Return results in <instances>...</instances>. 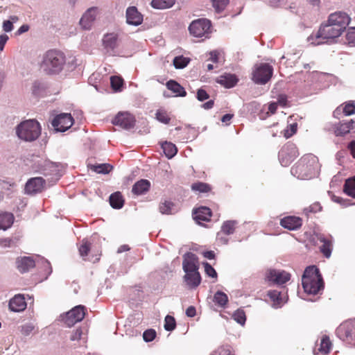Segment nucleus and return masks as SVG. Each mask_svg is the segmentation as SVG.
<instances>
[{"label": "nucleus", "mask_w": 355, "mask_h": 355, "mask_svg": "<svg viewBox=\"0 0 355 355\" xmlns=\"http://www.w3.org/2000/svg\"><path fill=\"white\" fill-rule=\"evenodd\" d=\"M319 169L318 158L313 154H307L291 168V173L299 179H311L318 175Z\"/></svg>", "instance_id": "nucleus-1"}, {"label": "nucleus", "mask_w": 355, "mask_h": 355, "mask_svg": "<svg viewBox=\"0 0 355 355\" xmlns=\"http://www.w3.org/2000/svg\"><path fill=\"white\" fill-rule=\"evenodd\" d=\"M302 284L305 293L316 295L324 288V282L320 270L315 266L307 267L302 276Z\"/></svg>", "instance_id": "nucleus-2"}, {"label": "nucleus", "mask_w": 355, "mask_h": 355, "mask_svg": "<svg viewBox=\"0 0 355 355\" xmlns=\"http://www.w3.org/2000/svg\"><path fill=\"white\" fill-rule=\"evenodd\" d=\"M66 62L64 53L58 50H49L44 55L41 68L48 74L59 73Z\"/></svg>", "instance_id": "nucleus-3"}, {"label": "nucleus", "mask_w": 355, "mask_h": 355, "mask_svg": "<svg viewBox=\"0 0 355 355\" xmlns=\"http://www.w3.org/2000/svg\"><path fill=\"white\" fill-rule=\"evenodd\" d=\"M340 34L327 21L322 24L318 31L312 33L308 37L310 44L317 46L328 42L329 40L338 37Z\"/></svg>", "instance_id": "nucleus-4"}, {"label": "nucleus", "mask_w": 355, "mask_h": 355, "mask_svg": "<svg viewBox=\"0 0 355 355\" xmlns=\"http://www.w3.org/2000/svg\"><path fill=\"white\" fill-rule=\"evenodd\" d=\"M16 132L20 139L32 141L37 139L40 135L41 127L36 120H26L18 125Z\"/></svg>", "instance_id": "nucleus-5"}, {"label": "nucleus", "mask_w": 355, "mask_h": 355, "mask_svg": "<svg viewBox=\"0 0 355 355\" xmlns=\"http://www.w3.org/2000/svg\"><path fill=\"white\" fill-rule=\"evenodd\" d=\"M273 67L268 63L256 64L252 71V80L258 85L266 84L272 78Z\"/></svg>", "instance_id": "nucleus-6"}, {"label": "nucleus", "mask_w": 355, "mask_h": 355, "mask_svg": "<svg viewBox=\"0 0 355 355\" xmlns=\"http://www.w3.org/2000/svg\"><path fill=\"white\" fill-rule=\"evenodd\" d=\"M336 335L350 347H355V320L340 324L336 329Z\"/></svg>", "instance_id": "nucleus-7"}, {"label": "nucleus", "mask_w": 355, "mask_h": 355, "mask_svg": "<svg viewBox=\"0 0 355 355\" xmlns=\"http://www.w3.org/2000/svg\"><path fill=\"white\" fill-rule=\"evenodd\" d=\"M300 153L296 145L292 142H287L279 152V159L283 166L290 165Z\"/></svg>", "instance_id": "nucleus-8"}, {"label": "nucleus", "mask_w": 355, "mask_h": 355, "mask_svg": "<svg viewBox=\"0 0 355 355\" xmlns=\"http://www.w3.org/2000/svg\"><path fill=\"white\" fill-rule=\"evenodd\" d=\"M211 27V23L206 19H198L193 21L189 26V31L191 35L201 37L208 33Z\"/></svg>", "instance_id": "nucleus-9"}, {"label": "nucleus", "mask_w": 355, "mask_h": 355, "mask_svg": "<svg viewBox=\"0 0 355 355\" xmlns=\"http://www.w3.org/2000/svg\"><path fill=\"white\" fill-rule=\"evenodd\" d=\"M85 307L82 305H78L68 311L64 319L65 324L68 327H72L76 323L80 322L85 315Z\"/></svg>", "instance_id": "nucleus-10"}, {"label": "nucleus", "mask_w": 355, "mask_h": 355, "mask_svg": "<svg viewBox=\"0 0 355 355\" xmlns=\"http://www.w3.org/2000/svg\"><path fill=\"white\" fill-rule=\"evenodd\" d=\"M73 124L71 114L62 113L57 115L52 121V125L56 131L64 132Z\"/></svg>", "instance_id": "nucleus-11"}, {"label": "nucleus", "mask_w": 355, "mask_h": 355, "mask_svg": "<svg viewBox=\"0 0 355 355\" xmlns=\"http://www.w3.org/2000/svg\"><path fill=\"white\" fill-rule=\"evenodd\" d=\"M266 278L272 284L282 285L290 280L291 274L284 270L270 269L266 272Z\"/></svg>", "instance_id": "nucleus-12"}, {"label": "nucleus", "mask_w": 355, "mask_h": 355, "mask_svg": "<svg viewBox=\"0 0 355 355\" xmlns=\"http://www.w3.org/2000/svg\"><path fill=\"white\" fill-rule=\"evenodd\" d=\"M112 123L124 129H130L135 125V119L129 112H119L112 120Z\"/></svg>", "instance_id": "nucleus-13"}, {"label": "nucleus", "mask_w": 355, "mask_h": 355, "mask_svg": "<svg viewBox=\"0 0 355 355\" xmlns=\"http://www.w3.org/2000/svg\"><path fill=\"white\" fill-rule=\"evenodd\" d=\"M182 268L184 272L198 271V258L192 253L187 252L183 257Z\"/></svg>", "instance_id": "nucleus-14"}, {"label": "nucleus", "mask_w": 355, "mask_h": 355, "mask_svg": "<svg viewBox=\"0 0 355 355\" xmlns=\"http://www.w3.org/2000/svg\"><path fill=\"white\" fill-rule=\"evenodd\" d=\"M45 185V180L41 177L31 178L25 186V191L28 194H34L41 192Z\"/></svg>", "instance_id": "nucleus-15"}, {"label": "nucleus", "mask_w": 355, "mask_h": 355, "mask_svg": "<svg viewBox=\"0 0 355 355\" xmlns=\"http://www.w3.org/2000/svg\"><path fill=\"white\" fill-rule=\"evenodd\" d=\"M331 21H334L343 29H346L349 25L351 18L345 12L338 11L330 14L328 17Z\"/></svg>", "instance_id": "nucleus-16"}, {"label": "nucleus", "mask_w": 355, "mask_h": 355, "mask_svg": "<svg viewBox=\"0 0 355 355\" xmlns=\"http://www.w3.org/2000/svg\"><path fill=\"white\" fill-rule=\"evenodd\" d=\"M126 21L128 24L133 26H139L142 23L143 16L135 6L128 8L126 10Z\"/></svg>", "instance_id": "nucleus-17"}, {"label": "nucleus", "mask_w": 355, "mask_h": 355, "mask_svg": "<svg viewBox=\"0 0 355 355\" xmlns=\"http://www.w3.org/2000/svg\"><path fill=\"white\" fill-rule=\"evenodd\" d=\"M280 225L289 230H295L300 228L302 225L301 218L294 216H286L281 219Z\"/></svg>", "instance_id": "nucleus-18"}, {"label": "nucleus", "mask_w": 355, "mask_h": 355, "mask_svg": "<svg viewBox=\"0 0 355 355\" xmlns=\"http://www.w3.org/2000/svg\"><path fill=\"white\" fill-rule=\"evenodd\" d=\"M26 308V302L23 295H15L9 302V309L14 312H20Z\"/></svg>", "instance_id": "nucleus-19"}, {"label": "nucleus", "mask_w": 355, "mask_h": 355, "mask_svg": "<svg viewBox=\"0 0 355 355\" xmlns=\"http://www.w3.org/2000/svg\"><path fill=\"white\" fill-rule=\"evenodd\" d=\"M17 268L21 273L28 272L35 266L34 259L30 257L18 258L16 261Z\"/></svg>", "instance_id": "nucleus-20"}, {"label": "nucleus", "mask_w": 355, "mask_h": 355, "mask_svg": "<svg viewBox=\"0 0 355 355\" xmlns=\"http://www.w3.org/2000/svg\"><path fill=\"white\" fill-rule=\"evenodd\" d=\"M103 45L107 52H113L118 46V35L114 33L105 35Z\"/></svg>", "instance_id": "nucleus-21"}, {"label": "nucleus", "mask_w": 355, "mask_h": 355, "mask_svg": "<svg viewBox=\"0 0 355 355\" xmlns=\"http://www.w3.org/2000/svg\"><path fill=\"white\" fill-rule=\"evenodd\" d=\"M96 8H89L80 20V24L85 29H89L96 15Z\"/></svg>", "instance_id": "nucleus-22"}, {"label": "nucleus", "mask_w": 355, "mask_h": 355, "mask_svg": "<svg viewBox=\"0 0 355 355\" xmlns=\"http://www.w3.org/2000/svg\"><path fill=\"white\" fill-rule=\"evenodd\" d=\"M318 240L321 243V245L319 247L320 252L324 257L329 258L333 250V242L331 239L326 238L325 236L320 235L318 237Z\"/></svg>", "instance_id": "nucleus-23"}, {"label": "nucleus", "mask_w": 355, "mask_h": 355, "mask_svg": "<svg viewBox=\"0 0 355 355\" xmlns=\"http://www.w3.org/2000/svg\"><path fill=\"white\" fill-rule=\"evenodd\" d=\"M184 279L187 284L191 288L198 287L201 282V277L198 271L185 272Z\"/></svg>", "instance_id": "nucleus-24"}, {"label": "nucleus", "mask_w": 355, "mask_h": 355, "mask_svg": "<svg viewBox=\"0 0 355 355\" xmlns=\"http://www.w3.org/2000/svg\"><path fill=\"white\" fill-rule=\"evenodd\" d=\"M238 78L236 75L231 73H225L220 76L216 82L226 88H232L238 83Z\"/></svg>", "instance_id": "nucleus-25"}, {"label": "nucleus", "mask_w": 355, "mask_h": 355, "mask_svg": "<svg viewBox=\"0 0 355 355\" xmlns=\"http://www.w3.org/2000/svg\"><path fill=\"white\" fill-rule=\"evenodd\" d=\"M211 217V211L209 207H202L193 212V218L198 223L209 221Z\"/></svg>", "instance_id": "nucleus-26"}, {"label": "nucleus", "mask_w": 355, "mask_h": 355, "mask_svg": "<svg viewBox=\"0 0 355 355\" xmlns=\"http://www.w3.org/2000/svg\"><path fill=\"white\" fill-rule=\"evenodd\" d=\"M150 182L148 180H140L132 186V192L137 196L142 195L150 189Z\"/></svg>", "instance_id": "nucleus-27"}, {"label": "nucleus", "mask_w": 355, "mask_h": 355, "mask_svg": "<svg viewBox=\"0 0 355 355\" xmlns=\"http://www.w3.org/2000/svg\"><path fill=\"white\" fill-rule=\"evenodd\" d=\"M166 87L169 90L172 91L175 94V96L184 97L187 95V92L184 88L175 80H168L166 83Z\"/></svg>", "instance_id": "nucleus-28"}, {"label": "nucleus", "mask_w": 355, "mask_h": 355, "mask_svg": "<svg viewBox=\"0 0 355 355\" xmlns=\"http://www.w3.org/2000/svg\"><path fill=\"white\" fill-rule=\"evenodd\" d=\"M14 221V216L11 213L0 214V230H6L11 227Z\"/></svg>", "instance_id": "nucleus-29"}, {"label": "nucleus", "mask_w": 355, "mask_h": 355, "mask_svg": "<svg viewBox=\"0 0 355 355\" xmlns=\"http://www.w3.org/2000/svg\"><path fill=\"white\" fill-rule=\"evenodd\" d=\"M110 204L114 209H121L124 205V199L119 191L114 192L110 196Z\"/></svg>", "instance_id": "nucleus-30"}, {"label": "nucleus", "mask_w": 355, "mask_h": 355, "mask_svg": "<svg viewBox=\"0 0 355 355\" xmlns=\"http://www.w3.org/2000/svg\"><path fill=\"white\" fill-rule=\"evenodd\" d=\"M332 347L331 341L328 336L324 335L320 339L318 350L322 354H327L330 352Z\"/></svg>", "instance_id": "nucleus-31"}, {"label": "nucleus", "mask_w": 355, "mask_h": 355, "mask_svg": "<svg viewBox=\"0 0 355 355\" xmlns=\"http://www.w3.org/2000/svg\"><path fill=\"white\" fill-rule=\"evenodd\" d=\"M228 301L227 295L222 291H217L213 297V302L215 305L220 308H225L227 304Z\"/></svg>", "instance_id": "nucleus-32"}, {"label": "nucleus", "mask_w": 355, "mask_h": 355, "mask_svg": "<svg viewBox=\"0 0 355 355\" xmlns=\"http://www.w3.org/2000/svg\"><path fill=\"white\" fill-rule=\"evenodd\" d=\"M354 123L353 120H350L347 122L340 123L335 130L336 135L343 136L349 133L350 130L354 128Z\"/></svg>", "instance_id": "nucleus-33"}, {"label": "nucleus", "mask_w": 355, "mask_h": 355, "mask_svg": "<svg viewBox=\"0 0 355 355\" xmlns=\"http://www.w3.org/2000/svg\"><path fill=\"white\" fill-rule=\"evenodd\" d=\"M175 0H152L151 6L156 9H166L173 6Z\"/></svg>", "instance_id": "nucleus-34"}, {"label": "nucleus", "mask_w": 355, "mask_h": 355, "mask_svg": "<svg viewBox=\"0 0 355 355\" xmlns=\"http://www.w3.org/2000/svg\"><path fill=\"white\" fill-rule=\"evenodd\" d=\"M162 148L165 155L168 158H172L176 155L178 152V149L175 145L171 142L165 141L164 144H162Z\"/></svg>", "instance_id": "nucleus-35"}, {"label": "nucleus", "mask_w": 355, "mask_h": 355, "mask_svg": "<svg viewBox=\"0 0 355 355\" xmlns=\"http://www.w3.org/2000/svg\"><path fill=\"white\" fill-rule=\"evenodd\" d=\"M113 167L109 164H98L90 166V169L97 173L107 174L109 173Z\"/></svg>", "instance_id": "nucleus-36"}, {"label": "nucleus", "mask_w": 355, "mask_h": 355, "mask_svg": "<svg viewBox=\"0 0 355 355\" xmlns=\"http://www.w3.org/2000/svg\"><path fill=\"white\" fill-rule=\"evenodd\" d=\"M343 190L347 196L355 198V177L346 180Z\"/></svg>", "instance_id": "nucleus-37"}, {"label": "nucleus", "mask_w": 355, "mask_h": 355, "mask_svg": "<svg viewBox=\"0 0 355 355\" xmlns=\"http://www.w3.org/2000/svg\"><path fill=\"white\" fill-rule=\"evenodd\" d=\"M236 222L235 220H227L224 222L221 227V232L225 235H230L234 232Z\"/></svg>", "instance_id": "nucleus-38"}, {"label": "nucleus", "mask_w": 355, "mask_h": 355, "mask_svg": "<svg viewBox=\"0 0 355 355\" xmlns=\"http://www.w3.org/2000/svg\"><path fill=\"white\" fill-rule=\"evenodd\" d=\"M268 296L275 304H281L285 302L284 297H282L281 292L273 290L268 292Z\"/></svg>", "instance_id": "nucleus-39"}, {"label": "nucleus", "mask_w": 355, "mask_h": 355, "mask_svg": "<svg viewBox=\"0 0 355 355\" xmlns=\"http://www.w3.org/2000/svg\"><path fill=\"white\" fill-rule=\"evenodd\" d=\"M191 189L194 191H198L200 193H208L211 190V187L207 183L197 182L192 184Z\"/></svg>", "instance_id": "nucleus-40"}, {"label": "nucleus", "mask_w": 355, "mask_h": 355, "mask_svg": "<svg viewBox=\"0 0 355 355\" xmlns=\"http://www.w3.org/2000/svg\"><path fill=\"white\" fill-rule=\"evenodd\" d=\"M174 204L171 201L164 200L159 204V211L162 214H172Z\"/></svg>", "instance_id": "nucleus-41"}, {"label": "nucleus", "mask_w": 355, "mask_h": 355, "mask_svg": "<svg viewBox=\"0 0 355 355\" xmlns=\"http://www.w3.org/2000/svg\"><path fill=\"white\" fill-rule=\"evenodd\" d=\"M156 119L161 123L168 124L171 121L169 114L163 109H159L156 112Z\"/></svg>", "instance_id": "nucleus-42"}, {"label": "nucleus", "mask_w": 355, "mask_h": 355, "mask_svg": "<svg viewBox=\"0 0 355 355\" xmlns=\"http://www.w3.org/2000/svg\"><path fill=\"white\" fill-rule=\"evenodd\" d=\"M110 84L113 90L119 92L121 91V87H123V80L119 76H113L110 78Z\"/></svg>", "instance_id": "nucleus-43"}, {"label": "nucleus", "mask_w": 355, "mask_h": 355, "mask_svg": "<svg viewBox=\"0 0 355 355\" xmlns=\"http://www.w3.org/2000/svg\"><path fill=\"white\" fill-rule=\"evenodd\" d=\"M91 250V243L87 239H83L79 246L78 251L81 257H87Z\"/></svg>", "instance_id": "nucleus-44"}, {"label": "nucleus", "mask_w": 355, "mask_h": 355, "mask_svg": "<svg viewBox=\"0 0 355 355\" xmlns=\"http://www.w3.org/2000/svg\"><path fill=\"white\" fill-rule=\"evenodd\" d=\"M189 62V59L182 55L177 56L173 59V65L176 69H183Z\"/></svg>", "instance_id": "nucleus-45"}, {"label": "nucleus", "mask_w": 355, "mask_h": 355, "mask_svg": "<svg viewBox=\"0 0 355 355\" xmlns=\"http://www.w3.org/2000/svg\"><path fill=\"white\" fill-rule=\"evenodd\" d=\"M297 128L298 125L296 122L288 124L286 128L283 131L284 136L286 139L291 137L293 135H295L297 132Z\"/></svg>", "instance_id": "nucleus-46"}, {"label": "nucleus", "mask_w": 355, "mask_h": 355, "mask_svg": "<svg viewBox=\"0 0 355 355\" xmlns=\"http://www.w3.org/2000/svg\"><path fill=\"white\" fill-rule=\"evenodd\" d=\"M176 327V322L174 317L167 315L164 319V329L168 331L174 330Z\"/></svg>", "instance_id": "nucleus-47"}, {"label": "nucleus", "mask_w": 355, "mask_h": 355, "mask_svg": "<svg viewBox=\"0 0 355 355\" xmlns=\"http://www.w3.org/2000/svg\"><path fill=\"white\" fill-rule=\"evenodd\" d=\"M232 318L235 321L241 325L244 324L246 320L245 313L241 309L236 310L233 313Z\"/></svg>", "instance_id": "nucleus-48"}, {"label": "nucleus", "mask_w": 355, "mask_h": 355, "mask_svg": "<svg viewBox=\"0 0 355 355\" xmlns=\"http://www.w3.org/2000/svg\"><path fill=\"white\" fill-rule=\"evenodd\" d=\"M228 3L229 0H212L213 7L217 12L224 10Z\"/></svg>", "instance_id": "nucleus-49"}, {"label": "nucleus", "mask_w": 355, "mask_h": 355, "mask_svg": "<svg viewBox=\"0 0 355 355\" xmlns=\"http://www.w3.org/2000/svg\"><path fill=\"white\" fill-rule=\"evenodd\" d=\"M345 38L349 46H355V27H351L348 29Z\"/></svg>", "instance_id": "nucleus-50"}, {"label": "nucleus", "mask_w": 355, "mask_h": 355, "mask_svg": "<svg viewBox=\"0 0 355 355\" xmlns=\"http://www.w3.org/2000/svg\"><path fill=\"white\" fill-rule=\"evenodd\" d=\"M156 337V331L155 329H150L146 330L143 334L144 340L146 342L153 341Z\"/></svg>", "instance_id": "nucleus-51"}, {"label": "nucleus", "mask_w": 355, "mask_h": 355, "mask_svg": "<svg viewBox=\"0 0 355 355\" xmlns=\"http://www.w3.org/2000/svg\"><path fill=\"white\" fill-rule=\"evenodd\" d=\"M205 272L207 275L213 278H217V272L215 269L207 262L204 263Z\"/></svg>", "instance_id": "nucleus-52"}, {"label": "nucleus", "mask_w": 355, "mask_h": 355, "mask_svg": "<svg viewBox=\"0 0 355 355\" xmlns=\"http://www.w3.org/2000/svg\"><path fill=\"white\" fill-rule=\"evenodd\" d=\"M10 20H6L3 23V29L5 32H10L13 29V22L17 20V17H11Z\"/></svg>", "instance_id": "nucleus-53"}, {"label": "nucleus", "mask_w": 355, "mask_h": 355, "mask_svg": "<svg viewBox=\"0 0 355 355\" xmlns=\"http://www.w3.org/2000/svg\"><path fill=\"white\" fill-rule=\"evenodd\" d=\"M343 112L347 116L355 114V103L354 102L347 103L343 107Z\"/></svg>", "instance_id": "nucleus-54"}, {"label": "nucleus", "mask_w": 355, "mask_h": 355, "mask_svg": "<svg viewBox=\"0 0 355 355\" xmlns=\"http://www.w3.org/2000/svg\"><path fill=\"white\" fill-rule=\"evenodd\" d=\"M305 210L307 211L308 212H311V213H317L322 210V206L319 202H315L311 204Z\"/></svg>", "instance_id": "nucleus-55"}, {"label": "nucleus", "mask_w": 355, "mask_h": 355, "mask_svg": "<svg viewBox=\"0 0 355 355\" xmlns=\"http://www.w3.org/2000/svg\"><path fill=\"white\" fill-rule=\"evenodd\" d=\"M209 97L207 92L203 89H199L197 92V98L200 101L208 99Z\"/></svg>", "instance_id": "nucleus-56"}, {"label": "nucleus", "mask_w": 355, "mask_h": 355, "mask_svg": "<svg viewBox=\"0 0 355 355\" xmlns=\"http://www.w3.org/2000/svg\"><path fill=\"white\" fill-rule=\"evenodd\" d=\"M83 334V331L80 328L76 329L71 335L70 340H79Z\"/></svg>", "instance_id": "nucleus-57"}, {"label": "nucleus", "mask_w": 355, "mask_h": 355, "mask_svg": "<svg viewBox=\"0 0 355 355\" xmlns=\"http://www.w3.org/2000/svg\"><path fill=\"white\" fill-rule=\"evenodd\" d=\"M209 60L212 62L217 63L219 61V55L220 53L218 51H213L209 53Z\"/></svg>", "instance_id": "nucleus-58"}, {"label": "nucleus", "mask_w": 355, "mask_h": 355, "mask_svg": "<svg viewBox=\"0 0 355 355\" xmlns=\"http://www.w3.org/2000/svg\"><path fill=\"white\" fill-rule=\"evenodd\" d=\"M287 96L285 94H280L277 98V103L282 107L287 106Z\"/></svg>", "instance_id": "nucleus-59"}, {"label": "nucleus", "mask_w": 355, "mask_h": 355, "mask_svg": "<svg viewBox=\"0 0 355 355\" xmlns=\"http://www.w3.org/2000/svg\"><path fill=\"white\" fill-rule=\"evenodd\" d=\"M287 0H269L271 6L277 8L286 4Z\"/></svg>", "instance_id": "nucleus-60"}, {"label": "nucleus", "mask_w": 355, "mask_h": 355, "mask_svg": "<svg viewBox=\"0 0 355 355\" xmlns=\"http://www.w3.org/2000/svg\"><path fill=\"white\" fill-rule=\"evenodd\" d=\"M328 24H329L330 26H331L334 29L337 30L340 35L344 32L345 29L341 28L340 26H338L337 24H336L334 21H331L330 19L328 18L326 21Z\"/></svg>", "instance_id": "nucleus-61"}, {"label": "nucleus", "mask_w": 355, "mask_h": 355, "mask_svg": "<svg viewBox=\"0 0 355 355\" xmlns=\"http://www.w3.org/2000/svg\"><path fill=\"white\" fill-rule=\"evenodd\" d=\"M12 241L10 239H0V245L2 247H10L12 245Z\"/></svg>", "instance_id": "nucleus-62"}, {"label": "nucleus", "mask_w": 355, "mask_h": 355, "mask_svg": "<svg viewBox=\"0 0 355 355\" xmlns=\"http://www.w3.org/2000/svg\"><path fill=\"white\" fill-rule=\"evenodd\" d=\"M219 355H233L230 349L227 347H221L219 349Z\"/></svg>", "instance_id": "nucleus-63"}, {"label": "nucleus", "mask_w": 355, "mask_h": 355, "mask_svg": "<svg viewBox=\"0 0 355 355\" xmlns=\"http://www.w3.org/2000/svg\"><path fill=\"white\" fill-rule=\"evenodd\" d=\"M348 148L350 150L352 157L355 159V140L349 144Z\"/></svg>", "instance_id": "nucleus-64"}]
</instances>
